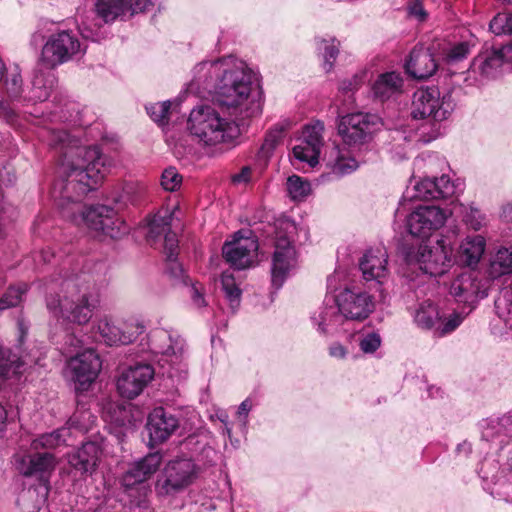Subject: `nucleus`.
Listing matches in <instances>:
<instances>
[{
	"mask_svg": "<svg viewBox=\"0 0 512 512\" xmlns=\"http://www.w3.org/2000/svg\"><path fill=\"white\" fill-rule=\"evenodd\" d=\"M187 91L212 99V105H197L190 111L187 130L201 146L213 151L234 147L240 127L263 111L259 73L234 56L196 64Z\"/></svg>",
	"mask_w": 512,
	"mask_h": 512,
	"instance_id": "f257e3e1",
	"label": "nucleus"
},
{
	"mask_svg": "<svg viewBox=\"0 0 512 512\" xmlns=\"http://www.w3.org/2000/svg\"><path fill=\"white\" fill-rule=\"evenodd\" d=\"M41 139L60 152L59 178L52 188L62 216L77 226H85L97 236L119 238L127 226L115 211L104 205L85 207L80 199L94 190L107 172L105 157L98 146H85L66 131L46 129Z\"/></svg>",
	"mask_w": 512,
	"mask_h": 512,
	"instance_id": "f03ea898",
	"label": "nucleus"
},
{
	"mask_svg": "<svg viewBox=\"0 0 512 512\" xmlns=\"http://www.w3.org/2000/svg\"><path fill=\"white\" fill-rule=\"evenodd\" d=\"M482 439L497 449L510 444L506 467L501 468L494 457H485L479 468L484 489L493 497L512 503V410L501 417L490 418L482 423Z\"/></svg>",
	"mask_w": 512,
	"mask_h": 512,
	"instance_id": "7ed1b4c3",
	"label": "nucleus"
},
{
	"mask_svg": "<svg viewBox=\"0 0 512 512\" xmlns=\"http://www.w3.org/2000/svg\"><path fill=\"white\" fill-rule=\"evenodd\" d=\"M48 289L47 309L57 320L78 325L90 321L98 299L95 288L89 285L88 275L83 273L60 283L53 282Z\"/></svg>",
	"mask_w": 512,
	"mask_h": 512,
	"instance_id": "20e7f679",
	"label": "nucleus"
},
{
	"mask_svg": "<svg viewBox=\"0 0 512 512\" xmlns=\"http://www.w3.org/2000/svg\"><path fill=\"white\" fill-rule=\"evenodd\" d=\"M379 125L377 115L365 112L349 113L338 119L337 130L343 146L332 147L325 156L326 165L334 174L342 176L358 168V161L346 146L356 149L368 143Z\"/></svg>",
	"mask_w": 512,
	"mask_h": 512,
	"instance_id": "39448f33",
	"label": "nucleus"
},
{
	"mask_svg": "<svg viewBox=\"0 0 512 512\" xmlns=\"http://www.w3.org/2000/svg\"><path fill=\"white\" fill-rule=\"evenodd\" d=\"M298 233V226L288 218H279L274 223L271 281L276 289L298 269L299 255L295 245Z\"/></svg>",
	"mask_w": 512,
	"mask_h": 512,
	"instance_id": "423d86ee",
	"label": "nucleus"
},
{
	"mask_svg": "<svg viewBox=\"0 0 512 512\" xmlns=\"http://www.w3.org/2000/svg\"><path fill=\"white\" fill-rule=\"evenodd\" d=\"M184 348V340L168 330L155 329L148 335V350L162 369V374L169 378L183 379L186 376Z\"/></svg>",
	"mask_w": 512,
	"mask_h": 512,
	"instance_id": "0eeeda50",
	"label": "nucleus"
},
{
	"mask_svg": "<svg viewBox=\"0 0 512 512\" xmlns=\"http://www.w3.org/2000/svg\"><path fill=\"white\" fill-rule=\"evenodd\" d=\"M451 243L441 236L435 244H420L403 250V256L409 267H416L430 276H441L453 265Z\"/></svg>",
	"mask_w": 512,
	"mask_h": 512,
	"instance_id": "6e6552de",
	"label": "nucleus"
},
{
	"mask_svg": "<svg viewBox=\"0 0 512 512\" xmlns=\"http://www.w3.org/2000/svg\"><path fill=\"white\" fill-rule=\"evenodd\" d=\"M411 315L419 329L429 331L433 336L440 338L454 332L468 313L457 310L445 312L435 302L424 300L415 305Z\"/></svg>",
	"mask_w": 512,
	"mask_h": 512,
	"instance_id": "1a4fd4ad",
	"label": "nucleus"
},
{
	"mask_svg": "<svg viewBox=\"0 0 512 512\" xmlns=\"http://www.w3.org/2000/svg\"><path fill=\"white\" fill-rule=\"evenodd\" d=\"M455 105L450 92H441L434 86L421 87L412 95L410 115L415 120L442 122L451 116Z\"/></svg>",
	"mask_w": 512,
	"mask_h": 512,
	"instance_id": "9d476101",
	"label": "nucleus"
},
{
	"mask_svg": "<svg viewBox=\"0 0 512 512\" xmlns=\"http://www.w3.org/2000/svg\"><path fill=\"white\" fill-rule=\"evenodd\" d=\"M55 84V75L52 69L46 68L41 63L35 69L31 88L27 94L21 92V101H7L4 95H0V118L14 125L17 118V110L25 103L43 102L48 99Z\"/></svg>",
	"mask_w": 512,
	"mask_h": 512,
	"instance_id": "9b49d317",
	"label": "nucleus"
},
{
	"mask_svg": "<svg viewBox=\"0 0 512 512\" xmlns=\"http://www.w3.org/2000/svg\"><path fill=\"white\" fill-rule=\"evenodd\" d=\"M199 468L194 460L175 457L168 461L156 481L155 489L161 496H170L184 491L197 479Z\"/></svg>",
	"mask_w": 512,
	"mask_h": 512,
	"instance_id": "f8f14e48",
	"label": "nucleus"
},
{
	"mask_svg": "<svg viewBox=\"0 0 512 512\" xmlns=\"http://www.w3.org/2000/svg\"><path fill=\"white\" fill-rule=\"evenodd\" d=\"M162 463V455L150 453L130 465L122 476V484L131 502L140 504L149 492L147 480L150 479Z\"/></svg>",
	"mask_w": 512,
	"mask_h": 512,
	"instance_id": "ddd939ff",
	"label": "nucleus"
},
{
	"mask_svg": "<svg viewBox=\"0 0 512 512\" xmlns=\"http://www.w3.org/2000/svg\"><path fill=\"white\" fill-rule=\"evenodd\" d=\"M347 321L362 322L366 320L376 308V300L373 295L359 287H345L340 289L331 298Z\"/></svg>",
	"mask_w": 512,
	"mask_h": 512,
	"instance_id": "4468645a",
	"label": "nucleus"
},
{
	"mask_svg": "<svg viewBox=\"0 0 512 512\" xmlns=\"http://www.w3.org/2000/svg\"><path fill=\"white\" fill-rule=\"evenodd\" d=\"M146 330L144 321L136 316L125 319L121 325L108 316L98 320L97 331L103 341L109 346L128 345L137 340Z\"/></svg>",
	"mask_w": 512,
	"mask_h": 512,
	"instance_id": "2eb2a0df",
	"label": "nucleus"
},
{
	"mask_svg": "<svg viewBox=\"0 0 512 512\" xmlns=\"http://www.w3.org/2000/svg\"><path fill=\"white\" fill-rule=\"evenodd\" d=\"M258 242L249 229L240 230L222 249L225 260L236 269H246L257 260Z\"/></svg>",
	"mask_w": 512,
	"mask_h": 512,
	"instance_id": "dca6fc26",
	"label": "nucleus"
},
{
	"mask_svg": "<svg viewBox=\"0 0 512 512\" xmlns=\"http://www.w3.org/2000/svg\"><path fill=\"white\" fill-rule=\"evenodd\" d=\"M83 52L84 48L78 38L71 32L62 31L53 34L46 42L42 49L40 63L46 68L53 69Z\"/></svg>",
	"mask_w": 512,
	"mask_h": 512,
	"instance_id": "f3484780",
	"label": "nucleus"
},
{
	"mask_svg": "<svg viewBox=\"0 0 512 512\" xmlns=\"http://www.w3.org/2000/svg\"><path fill=\"white\" fill-rule=\"evenodd\" d=\"M449 217V207L423 205L407 216L406 225L411 235L428 238L433 232L443 227Z\"/></svg>",
	"mask_w": 512,
	"mask_h": 512,
	"instance_id": "a211bd4d",
	"label": "nucleus"
},
{
	"mask_svg": "<svg viewBox=\"0 0 512 512\" xmlns=\"http://www.w3.org/2000/svg\"><path fill=\"white\" fill-rule=\"evenodd\" d=\"M324 124L315 121L306 125L299 138V143L292 148L294 161L305 163L309 167L318 164L321 148L323 146Z\"/></svg>",
	"mask_w": 512,
	"mask_h": 512,
	"instance_id": "6ab92c4d",
	"label": "nucleus"
},
{
	"mask_svg": "<svg viewBox=\"0 0 512 512\" xmlns=\"http://www.w3.org/2000/svg\"><path fill=\"white\" fill-rule=\"evenodd\" d=\"M102 367V362L95 350L89 348L71 357L67 369L76 384L77 390H87L96 380Z\"/></svg>",
	"mask_w": 512,
	"mask_h": 512,
	"instance_id": "aec40b11",
	"label": "nucleus"
},
{
	"mask_svg": "<svg viewBox=\"0 0 512 512\" xmlns=\"http://www.w3.org/2000/svg\"><path fill=\"white\" fill-rule=\"evenodd\" d=\"M155 369L146 363H136L124 369L117 379L119 394L128 399H134L154 378Z\"/></svg>",
	"mask_w": 512,
	"mask_h": 512,
	"instance_id": "412c9836",
	"label": "nucleus"
},
{
	"mask_svg": "<svg viewBox=\"0 0 512 512\" xmlns=\"http://www.w3.org/2000/svg\"><path fill=\"white\" fill-rule=\"evenodd\" d=\"M489 284L487 280L479 279L472 272L463 273L453 280L450 293L458 302L470 307L469 313L474 304L488 295Z\"/></svg>",
	"mask_w": 512,
	"mask_h": 512,
	"instance_id": "4be33fe9",
	"label": "nucleus"
},
{
	"mask_svg": "<svg viewBox=\"0 0 512 512\" xmlns=\"http://www.w3.org/2000/svg\"><path fill=\"white\" fill-rule=\"evenodd\" d=\"M178 427V419L163 407L154 408L148 416L147 430L153 444H161L168 440Z\"/></svg>",
	"mask_w": 512,
	"mask_h": 512,
	"instance_id": "5701e85b",
	"label": "nucleus"
},
{
	"mask_svg": "<svg viewBox=\"0 0 512 512\" xmlns=\"http://www.w3.org/2000/svg\"><path fill=\"white\" fill-rule=\"evenodd\" d=\"M388 254L384 248L366 251L359 262V268L366 281H376L383 285L389 277Z\"/></svg>",
	"mask_w": 512,
	"mask_h": 512,
	"instance_id": "b1692460",
	"label": "nucleus"
},
{
	"mask_svg": "<svg viewBox=\"0 0 512 512\" xmlns=\"http://www.w3.org/2000/svg\"><path fill=\"white\" fill-rule=\"evenodd\" d=\"M331 298L332 296H326L323 305L311 316L314 328L322 335L337 333L344 322L342 314L338 312V307Z\"/></svg>",
	"mask_w": 512,
	"mask_h": 512,
	"instance_id": "393cba45",
	"label": "nucleus"
},
{
	"mask_svg": "<svg viewBox=\"0 0 512 512\" xmlns=\"http://www.w3.org/2000/svg\"><path fill=\"white\" fill-rule=\"evenodd\" d=\"M438 64L434 54L429 49L415 47L405 64L406 72L416 79H426L437 70Z\"/></svg>",
	"mask_w": 512,
	"mask_h": 512,
	"instance_id": "a878e982",
	"label": "nucleus"
},
{
	"mask_svg": "<svg viewBox=\"0 0 512 512\" xmlns=\"http://www.w3.org/2000/svg\"><path fill=\"white\" fill-rule=\"evenodd\" d=\"M102 450L96 442H86L77 451L68 454V463L76 473L92 474L98 464Z\"/></svg>",
	"mask_w": 512,
	"mask_h": 512,
	"instance_id": "bb28decb",
	"label": "nucleus"
},
{
	"mask_svg": "<svg viewBox=\"0 0 512 512\" xmlns=\"http://www.w3.org/2000/svg\"><path fill=\"white\" fill-rule=\"evenodd\" d=\"M56 461L52 454L34 453L21 457L18 461L17 469L25 476H38L44 478L55 468Z\"/></svg>",
	"mask_w": 512,
	"mask_h": 512,
	"instance_id": "cd10ccee",
	"label": "nucleus"
},
{
	"mask_svg": "<svg viewBox=\"0 0 512 512\" xmlns=\"http://www.w3.org/2000/svg\"><path fill=\"white\" fill-rule=\"evenodd\" d=\"M486 249V240L482 235H471L461 240L456 251L455 260L468 267H475L480 262Z\"/></svg>",
	"mask_w": 512,
	"mask_h": 512,
	"instance_id": "c85d7f7f",
	"label": "nucleus"
},
{
	"mask_svg": "<svg viewBox=\"0 0 512 512\" xmlns=\"http://www.w3.org/2000/svg\"><path fill=\"white\" fill-rule=\"evenodd\" d=\"M403 78L400 73L391 71L380 74L371 86L374 98L387 101L402 92Z\"/></svg>",
	"mask_w": 512,
	"mask_h": 512,
	"instance_id": "c756f323",
	"label": "nucleus"
},
{
	"mask_svg": "<svg viewBox=\"0 0 512 512\" xmlns=\"http://www.w3.org/2000/svg\"><path fill=\"white\" fill-rule=\"evenodd\" d=\"M471 44L468 41H446L437 42L432 45V50L448 64L457 63L468 56Z\"/></svg>",
	"mask_w": 512,
	"mask_h": 512,
	"instance_id": "7c9ffc66",
	"label": "nucleus"
},
{
	"mask_svg": "<svg viewBox=\"0 0 512 512\" xmlns=\"http://www.w3.org/2000/svg\"><path fill=\"white\" fill-rule=\"evenodd\" d=\"M450 217H461L463 222L471 229L478 231L487 225V217L478 208L464 206L456 199L449 204Z\"/></svg>",
	"mask_w": 512,
	"mask_h": 512,
	"instance_id": "2f4dec72",
	"label": "nucleus"
},
{
	"mask_svg": "<svg viewBox=\"0 0 512 512\" xmlns=\"http://www.w3.org/2000/svg\"><path fill=\"white\" fill-rule=\"evenodd\" d=\"M292 125L293 122L289 119H283L273 125L266 133L258 157L267 161L282 142L285 132L289 130Z\"/></svg>",
	"mask_w": 512,
	"mask_h": 512,
	"instance_id": "473e14b6",
	"label": "nucleus"
},
{
	"mask_svg": "<svg viewBox=\"0 0 512 512\" xmlns=\"http://www.w3.org/2000/svg\"><path fill=\"white\" fill-rule=\"evenodd\" d=\"M502 66L501 55L496 50L486 51L479 54L471 64V70L474 74H479L483 78L495 77Z\"/></svg>",
	"mask_w": 512,
	"mask_h": 512,
	"instance_id": "72a5a7b5",
	"label": "nucleus"
},
{
	"mask_svg": "<svg viewBox=\"0 0 512 512\" xmlns=\"http://www.w3.org/2000/svg\"><path fill=\"white\" fill-rule=\"evenodd\" d=\"M48 488L45 485L24 489L18 496L17 504L22 512H38L46 502Z\"/></svg>",
	"mask_w": 512,
	"mask_h": 512,
	"instance_id": "f704fd0d",
	"label": "nucleus"
},
{
	"mask_svg": "<svg viewBox=\"0 0 512 512\" xmlns=\"http://www.w3.org/2000/svg\"><path fill=\"white\" fill-rule=\"evenodd\" d=\"M164 251L166 254L167 270L169 274L172 277L181 279L184 283H187V276L185 275L181 264L177 262L178 239L175 233H165Z\"/></svg>",
	"mask_w": 512,
	"mask_h": 512,
	"instance_id": "c9c22d12",
	"label": "nucleus"
},
{
	"mask_svg": "<svg viewBox=\"0 0 512 512\" xmlns=\"http://www.w3.org/2000/svg\"><path fill=\"white\" fill-rule=\"evenodd\" d=\"M97 16L104 22L110 23L117 19L128 17L125 0H97L95 3Z\"/></svg>",
	"mask_w": 512,
	"mask_h": 512,
	"instance_id": "e433bc0d",
	"label": "nucleus"
},
{
	"mask_svg": "<svg viewBox=\"0 0 512 512\" xmlns=\"http://www.w3.org/2000/svg\"><path fill=\"white\" fill-rule=\"evenodd\" d=\"M354 337L359 350L364 355H374L382 345V337L380 332L371 327L362 328L355 333Z\"/></svg>",
	"mask_w": 512,
	"mask_h": 512,
	"instance_id": "4c0bfd02",
	"label": "nucleus"
},
{
	"mask_svg": "<svg viewBox=\"0 0 512 512\" xmlns=\"http://www.w3.org/2000/svg\"><path fill=\"white\" fill-rule=\"evenodd\" d=\"M512 272V249L502 247L491 258L488 274L496 279Z\"/></svg>",
	"mask_w": 512,
	"mask_h": 512,
	"instance_id": "58836bf2",
	"label": "nucleus"
},
{
	"mask_svg": "<svg viewBox=\"0 0 512 512\" xmlns=\"http://www.w3.org/2000/svg\"><path fill=\"white\" fill-rule=\"evenodd\" d=\"M70 436V427L65 426L51 433L42 434L38 438L34 439L31 443V448L35 451L40 448H56L61 444H68V437Z\"/></svg>",
	"mask_w": 512,
	"mask_h": 512,
	"instance_id": "ea45409f",
	"label": "nucleus"
},
{
	"mask_svg": "<svg viewBox=\"0 0 512 512\" xmlns=\"http://www.w3.org/2000/svg\"><path fill=\"white\" fill-rule=\"evenodd\" d=\"M340 42L334 37L321 38L317 41V51L322 57L325 72H331L339 54Z\"/></svg>",
	"mask_w": 512,
	"mask_h": 512,
	"instance_id": "a19ab883",
	"label": "nucleus"
},
{
	"mask_svg": "<svg viewBox=\"0 0 512 512\" xmlns=\"http://www.w3.org/2000/svg\"><path fill=\"white\" fill-rule=\"evenodd\" d=\"M435 183V199L453 198L464 190V183L460 179L453 180L448 175H442L439 178H433Z\"/></svg>",
	"mask_w": 512,
	"mask_h": 512,
	"instance_id": "79ce46f5",
	"label": "nucleus"
},
{
	"mask_svg": "<svg viewBox=\"0 0 512 512\" xmlns=\"http://www.w3.org/2000/svg\"><path fill=\"white\" fill-rule=\"evenodd\" d=\"M286 190L292 201L302 202L310 195L312 188L307 179L292 175L287 178Z\"/></svg>",
	"mask_w": 512,
	"mask_h": 512,
	"instance_id": "37998d69",
	"label": "nucleus"
},
{
	"mask_svg": "<svg viewBox=\"0 0 512 512\" xmlns=\"http://www.w3.org/2000/svg\"><path fill=\"white\" fill-rule=\"evenodd\" d=\"M147 185L142 181H129L123 185L122 194L117 199L118 202L127 204L138 203L146 194Z\"/></svg>",
	"mask_w": 512,
	"mask_h": 512,
	"instance_id": "c03bdc74",
	"label": "nucleus"
},
{
	"mask_svg": "<svg viewBox=\"0 0 512 512\" xmlns=\"http://www.w3.org/2000/svg\"><path fill=\"white\" fill-rule=\"evenodd\" d=\"M222 289L232 309L239 306L242 291L234 275L230 271L223 272L221 276Z\"/></svg>",
	"mask_w": 512,
	"mask_h": 512,
	"instance_id": "a18cd8bd",
	"label": "nucleus"
},
{
	"mask_svg": "<svg viewBox=\"0 0 512 512\" xmlns=\"http://www.w3.org/2000/svg\"><path fill=\"white\" fill-rule=\"evenodd\" d=\"M369 78V71L367 68L358 70L352 76L340 80L338 84V91L343 95H353Z\"/></svg>",
	"mask_w": 512,
	"mask_h": 512,
	"instance_id": "49530a36",
	"label": "nucleus"
},
{
	"mask_svg": "<svg viewBox=\"0 0 512 512\" xmlns=\"http://www.w3.org/2000/svg\"><path fill=\"white\" fill-rule=\"evenodd\" d=\"M185 445L197 454V460L204 464H211L214 462L217 453L216 451L207 444V442L201 443L197 437L192 436L186 439Z\"/></svg>",
	"mask_w": 512,
	"mask_h": 512,
	"instance_id": "de8ad7c7",
	"label": "nucleus"
},
{
	"mask_svg": "<svg viewBox=\"0 0 512 512\" xmlns=\"http://www.w3.org/2000/svg\"><path fill=\"white\" fill-rule=\"evenodd\" d=\"M96 417L89 411L77 410L73 416L69 419L67 426L70 427V434L72 435L73 430L84 434L92 429Z\"/></svg>",
	"mask_w": 512,
	"mask_h": 512,
	"instance_id": "09e8293b",
	"label": "nucleus"
},
{
	"mask_svg": "<svg viewBox=\"0 0 512 512\" xmlns=\"http://www.w3.org/2000/svg\"><path fill=\"white\" fill-rule=\"evenodd\" d=\"M172 212L165 208L159 210L149 221L148 235L149 237H157L166 232L171 224Z\"/></svg>",
	"mask_w": 512,
	"mask_h": 512,
	"instance_id": "8fccbe9b",
	"label": "nucleus"
},
{
	"mask_svg": "<svg viewBox=\"0 0 512 512\" xmlns=\"http://www.w3.org/2000/svg\"><path fill=\"white\" fill-rule=\"evenodd\" d=\"M411 185L414 192L408 195L409 197L420 200L435 199V183L433 182V178L425 177L416 179L413 177Z\"/></svg>",
	"mask_w": 512,
	"mask_h": 512,
	"instance_id": "3c124183",
	"label": "nucleus"
},
{
	"mask_svg": "<svg viewBox=\"0 0 512 512\" xmlns=\"http://www.w3.org/2000/svg\"><path fill=\"white\" fill-rule=\"evenodd\" d=\"M26 291V284L10 287L4 296L0 298V312L7 308L17 306L21 302L22 296Z\"/></svg>",
	"mask_w": 512,
	"mask_h": 512,
	"instance_id": "603ef678",
	"label": "nucleus"
},
{
	"mask_svg": "<svg viewBox=\"0 0 512 512\" xmlns=\"http://www.w3.org/2000/svg\"><path fill=\"white\" fill-rule=\"evenodd\" d=\"M490 30L495 35L512 34V13H498L490 22Z\"/></svg>",
	"mask_w": 512,
	"mask_h": 512,
	"instance_id": "864d4df0",
	"label": "nucleus"
},
{
	"mask_svg": "<svg viewBox=\"0 0 512 512\" xmlns=\"http://www.w3.org/2000/svg\"><path fill=\"white\" fill-rule=\"evenodd\" d=\"M255 402L251 397H247L240 403L235 414V421L242 433H246L249 423V413L254 408Z\"/></svg>",
	"mask_w": 512,
	"mask_h": 512,
	"instance_id": "5fc2aeb1",
	"label": "nucleus"
},
{
	"mask_svg": "<svg viewBox=\"0 0 512 512\" xmlns=\"http://www.w3.org/2000/svg\"><path fill=\"white\" fill-rule=\"evenodd\" d=\"M182 183V176L178 173L176 168L169 167L162 172L161 186L164 190L173 192L177 190Z\"/></svg>",
	"mask_w": 512,
	"mask_h": 512,
	"instance_id": "6e6d98bb",
	"label": "nucleus"
},
{
	"mask_svg": "<svg viewBox=\"0 0 512 512\" xmlns=\"http://www.w3.org/2000/svg\"><path fill=\"white\" fill-rule=\"evenodd\" d=\"M171 108V102L165 101L146 106V111L151 119L159 124H163L168 117Z\"/></svg>",
	"mask_w": 512,
	"mask_h": 512,
	"instance_id": "4d7b16f0",
	"label": "nucleus"
},
{
	"mask_svg": "<svg viewBox=\"0 0 512 512\" xmlns=\"http://www.w3.org/2000/svg\"><path fill=\"white\" fill-rule=\"evenodd\" d=\"M346 274L341 269H336L333 274L327 278V294L326 296H334L340 289L348 287L346 285Z\"/></svg>",
	"mask_w": 512,
	"mask_h": 512,
	"instance_id": "13d9d810",
	"label": "nucleus"
},
{
	"mask_svg": "<svg viewBox=\"0 0 512 512\" xmlns=\"http://www.w3.org/2000/svg\"><path fill=\"white\" fill-rule=\"evenodd\" d=\"M157 0H125L128 17L151 10Z\"/></svg>",
	"mask_w": 512,
	"mask_h": 512,
	"instance_id": "bf43d9fd",
	"label": "nucleus"
},
{
	"mask_svg": "<svg viewBox=\"0 0 512 512\" xmlns=\"http://www.w3.org/2000/svg\"><path fill=\"white\" fill-rule=\"evenodd\" d=\"M407 12L410 17L419 22H424L428 18V13L420 0H410L407 4Z\"/></svg>",
	"mask_w": 512,
	"mask_h": 512,
	"instance_id": "052dcab7",
	"label": "nucleus"
},
{
	"mask_svg": "<svg viewBox=\"0 0 512 512\" xmlns=\"http://www.w3.org/2000/svg\"><path fill=\"white\" fill-rule=\"evenodd\" d=\"M232 181L239 185L250 183L252 181V169L249 166H244L239 173L232 176Z\"/></svg>",
	"mask_w": 512,
	"mask_h": 512,
	"instance_id": "680f3d73",
	"label": "nucleus"
},
{
	"mask_svg": "<svg viewBox=\"0 0 512 512\" xmlns=\"http://www.w3.org/2000/svg\"><path fill=\"white\" fill-rule=\"evenodd\" d=\"M329 355L332 358L344 360L348 355V349L340 342H334L329 346Z\"/></svg>",
	"mask_w": 512,
	"mask_h": 512,
	"instance_id": "e2e57ef3",
	"label": "nucleus"
},
{
	"mask_svg": "<svg viewBox=\"0 0 512 512\" xmlns=\"http://www.w3.org/2000/svg\"><path fill=\"white\" fill-rule=\"evenodd\" d=\"M192 302L196 307H203L206 305L205 298L202 293V287L198 284H192L190 287Z\"/></svg>",
	"mask_w": 512,
	"mask_h": 512,
	"instance_id": "0e129e2a",
	"label": "nucleus"
},
{
	"mask_svg": "<svg viewBox=\"0 0 512 512\" xmlns=\"http://www.w3.org/2000/svg\"><path fill=\"white\" fill-rule=\"evenodd\" d=\"M80 32L84 38L98 41L101 38L99 27L96 29L91 28L87 22H82Z\"/></svg>",
	"mask_w": 512,
	"mask_h": 512,
	"instance_id": "69168bd1",
	"label": "nucleus"
},
{
	"mask_svg": "<svg viewBox=\"0 0 512 512\" xmlns=\"http://www.w3.org/2000/svg\"><path fill=\"white\" fill-rule=\"evenodd\" d=\"M216 417L223 424L222 434L231 438V427L228 421V414L225 411L220 410L216 413Z\"/></svg>",
	"mask_w": 512,
	"mask_h": 512,
	"instance_id": "338daca9",
	"label": "nucleus"
},
{
	"mask_svg": "<svg viewBox=\"0 0 512 512\" xmlns=\"http://www.w3.org/2000/svg\"><path fill=\"white\" fill-rule=\"evenodd\" d=\"M498 55H501V62H508L512 64V43L503 46L500 50H496Z\"/></svg>",
	"mask_w": 512,
	"mask_h": 512,
	"instance_id": "774afa93",
	"label": "nucleus"
}]
</instances>
